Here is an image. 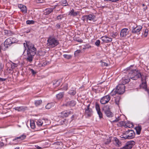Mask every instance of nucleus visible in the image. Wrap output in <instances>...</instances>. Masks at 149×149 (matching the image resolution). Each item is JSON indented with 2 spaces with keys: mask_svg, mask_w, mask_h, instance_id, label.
<instances>
[{
  "mask_svg": "<svg viewBox=\"0 0 149 149\" xmlns=\"http://www.w3.org/2000/svg\"><path fill=\"white\" fill-rule=\"evenodd\" d=\"M25 43H24V47H25V50H26L25 46L27 47V49L26 60L31 62L33 60V56L36 52V49L34 47V45L29 41H25Z\"/></svg>",
  "mask_w": 149,
  "mask_h": 149,
  "instance_id": "f257e3e1",
  "label": "nucleus"
},
{
  "mask_svg": "<svg viewBox=\"0 0 149 149\" xmlns=\"http://www.w3.org/2000/svg\"><path fill=\"white\" fill-rule=\"evenodd\" d=\"M132 66H131L127 68H126L127 71L128 72L130 78L133 80H136L141 77L142 75L139 71L136 69H131L130 67Z\"/></svg>",
  "mask_w": 149,
  "mask_h": 149,
  "instance_id": "f03ea898",
  "label": "nucleus"
},
{
  "mask_svg": "<svg viewBox=\"0 0 149 149\" xmlns=\"http://www.w3.org/2000/svg\"><path fill=\"white\" fill-rule=\"evenodd\" d=\"M125 91V86L123 84H119L118 85L115 89H113L111 93L112 96L115 95L116 94H123Z\"/></svg>",
  "mask_w": 149,
  "mask_h": 149,
  "instance_id": "7ed1b4c3",
  "label": "nucleus"
},
{
  "mask_svg": "<svg viewBox=\"0 0 149 149\" xmlns=\"http://www.w3.org/2000/svg\"><path fill=\"white\" fill-rule=\"evenodd\" d=\"M47 45L49 48H53L59 44V42L55 38L49 36L47 40Z\"/></svg>",
  "mask_w": 149,
  "mask_h": 149,
  "instance_id": "20e7f679",
  "label": "nucleus"
},
{
  "mask_svg": "<svg viewBox=\"0 0 149 149\" xmlns=\"http://www.w3.org/2000/svg\"><path fill=\"white\" fill-rule=\"evenodd\" d=\"M12 40H13V38H11L7 39L0 46V51L1 49L4 51L9 46H10L14 42Z\"/></svg>",
  "mask_w": 149,
  "mask_h": 149,
  "instance_id": "39448f33",
  "label": "nucleus"
},
{
  "mask_svg": "<svg viewBox=\"0 0 149 149\" xmlns=\"http://www.w3.org/2000/svg\"><path fill=\"white\" fill-rule=\"evenodd\" d=\"M103 110L106 116L109 117H111L113 116V114L111 112L109 106L106 105L104 107Z\"/></svg>",
  "mask_w": 149,
  "mask_h": 149,
  "instance_id": "423d86ee",
  "label": "nucleus"
},
{
  "mask_svg": "<svg viewBox=\"0 0 149 149\" xmlns=\"http://www.w3.org/2000/svg\"><path fill=\"white\" fill-rule=\"evenodd\" d=\"M135 142L134 141H130L126 143L125 145L120 149H131L133 146L135 145Z\"/></svg>",
  "mask_w": 149,
  "mask_h": 149,
  "instance_id": "0eeeda50",
  "label": "nucleus"
},
{
  "mask_svg": "<svg viewBox=\"0 0 149 149\" xmlns=\"http://www.w3.org/2000/svg\"><path fill=\"white\" fill-rule=\"evenodd\" d=\"M111 97L109 95H106L101 98L100 102L102 104H105L108 103Z\"/></svg>",
  "mask_w": 149,
  "mask_h": 149,
  "instance_id": "6e6552de",
  "label": "nucleus"
},
{
  "mask_svg": "<svg viewBox=\"0 0 149 149\" xmlns=\"http://www.w3.org/2000/svg\"><path fill=\"white\" fill-rule=\"evenodd\" d=\"M130 79H131L130 78L129 75H125L122 77L120 81L122 83L121 84L124 85L125 84H126L130 81Z\"/></svg>",
  "mask_w": 149,
  "mask_h": 149,
  "instance_id": "1a4fd4ad",
  "label": "nucleus"
},
{
  "mask_svg": "<svg viewBox=\"0 0 149 149\" xmlns=\"http://www.w3.org/2000/svg\"><path fill=\"white\" fill-rule=\"evenodd\" d=\"M76 102L74 100H72L67 102L65 104L62 105V106L69 107H74L76 104Z\"/></svg>",
  "mask_w": 149,
  "mask_h": 149,
  "instance_id": "9d476101",
  "label": "nucleus"
},
{
  "mask_svg": "<svg viewBox=\"0 0 149 149\" xmlns=\"http://www.w3.org/2000/svg\"><path fill=\"white\" fill-rule=\"evenodd\" d=\"M126 134L127 135L128 139H130L134 138L135 135L134 131L132 130H130L126 132Z\"/></svg>",
  "mask_w": 149,
  "mask_h": 149,
  "instance_id": "9b49d317",
  "label": "nucleus"
},
{
  "mask_svg": "<svg viewBox=\"0 0 149 149\" xmlns=\"http://www.w3.org/2000/svg\"><path fill=\"white\" fill-rule=\"evenodd\" d=\"M129 31L128 29L124 28L122 29L120 32V37L121 38L125 37L129 34Z\"/></svg>",
  "mask_w": 149,
  "mask_h": 149,
  "instance_id": "f8f14e48",
  "label": "nucleus"
},
{
  "mask_svg": "<svg viewBox=\"0 0 149 149\" xmlns=\"http://www.w3.org/2000/svg\"><path fill=\"white\" fill-rule=\"evenodd\" d=\"M142 28V26H137L135 27H133L132 30V33H137V34H140L139 32Z\"/></svg>",
  "mask_w": 149,
  "mask_h": 149,
  "instance_id": "ddd939ff",
  "label": "nucleus"
},
{
  "mask_svg": "<svg viewBox=\"0 0 149 149\" xmlns=\"http://www.w3.org/2000/svg\"><path fill=\"white\" fill-rule=\"evenodd\" d=\"M90 104L87 106V108L85 109V114L88 117L91 116L93 114V111L91 109H90Z\"/></svg>",
  "mask_w": 149,
  "mask_h": 149,
  "instance_id": "4468645a",
  "label": "nucleus"
},
{
  "mask_svg": "<svg viewBox=\"0 0 149 149\" xmlns=\"http://www.w3.org/2000/svg\"><path fill=\"white\" fill-rule=\"evenodd\" d=\"M101 39L105 43H109L112 41L111 38L108 37L107 36H102Z\"/></svg>",
  "mask_w": 149,
  "mask_h": 149,
  "instance_id": "2eb2a0df",
  "label": "nucleus"
},
{
  "mask_svg": "<svg viewBox=\"0 0 149 149\" xmlns=\"http://www.w3.org/2000/svg\"><path fill=\"white\" fill-rule=\"evenodd\" d=\"M72 109H71L69 110H68L66 111L62 112L61 113V114L63 115L65 117H67L70 114L72 113Z\"/></svg>",
  "mask_w": 149,
  "mask_h": 149,
  "instance_id": "dca6fc26",
  "label": "nucleus"
},
{
  "mask_svg": "<svg viewBox=\"0 0 149 149\" xmlns=\"http://www.w3.org/2000/svg\"><path fill=\"white\" fill-rule=\"evenodd\" d=\"M18 7L20 9L21 11L23 13H26L27 8L25 6L20 4L18 5Z\"/></svg>",
  "mask_w": 149,
  "mask_h": 149,
  "instance_id": "f3484780",
  "label": "nucleus"
},
{
  "mask_svg": "<svg viewBox=\"0 0 149 149\" xmlns=\"http://www.w3.org/2000/svg\"><path fill=\"white\" fill-rule=\"evenodd\" d=\"M26 137V135L25 134H23L19 136L16 137L13 140V141L19 139V141L23 140H24Z\"/></svg>",
  "mask_w": 149,
  "mask_h": 149,
  "instance_id": "a211bd4d",
  "label": "nucleus"
},
{
  "mask_svg": "<svg viewBox=\"0 0 149 149\" xmlns=\"http://www.w3.org/2000/svg\"><path fill=\"white\" fill-rule=\"evenodd\" d=\"M79 12L78 11L74 12V10L72 9L69 13V15L73 17L76 16L78 14H79Z\"/></svg>",
  "mask_w": 149,
  "mask_h": 149,
  "instance_id": "6ab92c4d",
  "label": "nucleus"
},
{
  "mask_svg": "<svg viewBox=\"0 0 149 149\" xmlns=\"http://www.w3.org/2000/svg\"><path fill=\"white\" fill-rule=\"evenodd\" d=\"M56 5H55L54 6V7L53 8H51L50 9H47L46 10L45 13L46 15H48L50 14L52 12L54 9L55 10L56 9Z\"/></svg>",
  "mask_w": 149,
  "mask_h": 149,
  "instance_id": "aec40b11",
  "label": "nucleus"
},
{
  "mask_svg": "<svg viewBox=\"0 0 149 149\" xmlns=\"http://www.w3.org/2000/svg\"><path fill=\"white\" fill-rule=\"evenodd\" d=\"M114 140V144H115L116 146L117 147H120L121 146V142L119 141L118 139L116 138H115Z\"/></svg>",
  "mask_w": 149,
  "mask_h": 149,
  "instance_id": "412c9836",
  "label": "nucleus"
},
{
  "mask_svg": "<svg viewBox=\"0 0 149 149\" xmlns=\"http://www.w3.org/2000/svg\"><path fill=\"white\" fill-rule=\"evenodd\" d=\"M88 20L90 21H93V22L95 21V16L94 15L92 14H89L87 15Z\"/></svg>",
  "mask_w": 149,
  "mask_h": 149,
  "instance_id": "4be33fe9",
  "label": "nucleus"
},
{
  "mask_svg": "<svg viewBox=\"0 0 149 149\" xmlns=\"http://www.w3.org/2000/svg\"><path fill=\"white\" fill-rule=\"evenodd\" d=\"M135 129L136 130V134H139L141 130V126H137L135 128Z\"/></svg>",
  "mask_w": 149,
  "mask_h": 149,
  "instance_id": "5701e85b",
  "label": "nucleus"
},
{
  "mask_svg": "<svg viewBox=\"0 0 149 149\" xmlns=\"http://www.w3.org/2000/svg\"><path fill=\"white\" fill-rule=\"evenodd\" d=\"M54 103H48L45 106L46 109H49L52 107H54Z\"/></svg>",
  "mask_w": 149,
  "mask_h": 149,
  "instance_id": "b1692460",
  "label": "nucleus"
},
{
  "mask_svg": "<svg viewBox=\"0 0 149 149\" xmlns=\"http://www.w3.org/2000/svg\"><path fill=\"white\" fill-rule=\"evenodd\" d=\"M64 92H61L56 95V97L58 99L60 100L62 98L64 95Z\"/></svg>",
  "mask_w": 149,
  "mask_h": 149,
  "instance_id": "393cba45",
  "label": "nucleus"
},
{
  "mask_svg": "<svg viewBox=\"0 0 149 149\" xmlns=\"http://www.w3.org/2000/svg\"><path fill=\"white\" fill-rule=\"evenodd\" d=\"M65 16V14H60L58 15L56 17V19L58 20H61Z\"/></svg>",
  "mask_w": 149,
  "mask_h": 149,
  "instance_id": "a878e982",
  "label": "nucleus"
},
{
  "mask_svg": "<svg viewBox=\"0 0 149 149\" xmlns=\"http://www.w3.org/2000/svg\"><path fill=\"white\" fill-rule=\"evenodd\" d=\"M37 125L39 127L41 126L42 125L43 123V121L41 119H39L36 122Z\"/></svg>",
  "mask_w": 149,
  "mask_h": 149,
  "instance_id": "bb28decb",
  "label": "nucleus"
},
{
  "mask_svg": "<svg viewBox=\"0 0 149 149\" xmlns=\"http://www.w3.org/2000/svg\"><path fill=\"white\" fill-rule=\"evenodd\" d=\"M42 103V100H38L35 101V104L36 106H38L41 104Z\"/></svg>",
  "mask_w": 149,
  "mask_h": 149,
  "instance_id": "cd10ccee",
  "label": "nucleus"
},
{
  "mask_svg": "<svg viewBox=\"0 0 149 149\" xmlns=\"http://www.w3.org/2000/svg\"><path fill=\"white\" fill-rule=\"evenodd\" d=\"M120 99V97L119 96L117 97L115 100V102L116 104L118 105H119V100Z\"/></svg>",
  "mask_w": 149,
  "mask_h": 149,
  "instance_id": "c85d7f7f",
  "label": "nucleus"
},
{
  "mask_svg": "<svg viewBox=\"0 0 149 149\" xmlns=\"http://www.w3.org/2000/svg\"><path fill=\"white\" fill-rule=\"evenodd\" d=\"M61 81V80L60 79L56 81H54L53 82V84L54 85H56V86H57L60 85Z\"/></svg>",
  "mask_w": 149,
  "mask_h": 149,
  "instance_id": "c756f323",
  "label": "nucleus"
},
{
  "mask_svg": "<svg viewBox=\"0 0 149 149\" xmlns=\"http://www.w3.org/2000/svg\"><path fill=\"white\" fill-rule=\"evenodd\" d=\"M97 113L99 116L100 119H101L103 118V114L101 112V110L97 111Z\"/></svg>",
  "mask_w": 149,
  "mask_h": 149,
  "instance_id": "7c9ffc66",
  "label": "nucleus"
},
{
  "mask_svg": "<svg viewBox=\"0 0 149 149\" xmlns=\"http://www.w3.org/2000/svg\"><path fill=\"white\" fill-rule=\"evenodd\" d=\"M120 137L121 138H123L125 139H128L127 135V134H126V132L123 134L121 135Z\"/></svg>",
  "mask_w": 149,
  "mask_h": 149,
  "instance_id": "2f4dec72",
  "label": "nucleus"
},
{
  "mask_svg": "<svg viewBox=\"0 0 149 149\" xmlns=\"http://www.w3.org/2000/svg\"><path fill=\"white\" fill-rule=\"evenodd\" d=\"M63 56L64 58L67 59H70L72 57V56L70 55H67L66 54H64L63 55Z\"/></svg>",
  "mask_w": 149,
  "mask_h": 149,
  "instance_id": "473e14b6",
  "label": "nucleus"
},
{
  "mask_svg": "<svg viewBox=\"0 0 149 149\" xmlns=\"http://www.w3.org/2000/svg\"><path fill=\"white\" fill-rule=\"evenodd\" d=\"M69 93L71 95H74L76 94V92L74 90H70L69 91Z\"/></svg>",
  "mask_w": 149,
  "mask_h": 149,
  "instance_id": "72a5a7b5",
  "label": "nucleus"
},
{
  "mask_svg": "<svg viewBox=\"0 0 149 149\" xmlns=\"http://www.w3.org/2000/svg\"><path fill=\"white\" fill-rule=\"evenodd\" d=\"M35 23V22L33 20H27L26 21V23L28 24H33Z\"/></svg>",
  "mask_w": 149,
  "mask_h": 149,
  "instance_id": "f704fd0d",
  "label": "nucleus"
},
{
  "mask_svg": "<svg viewBox=\"0 0 149 149\" xmlns=\"http://www.w3.org/2000/svg\"><path fill=\"white\" fill-rule=\"evenodd\" d=\"M81 19L84 22H85V21H88V17L87 15H84L82 16L81 18Z\"/></svg>",
  "mask_w": 149,
  "mask_h": 149,
  "instance_id": "c9c22d12",
  "label": "nucleus"
},
{
  "mask_svg": "<svg viewBox=\"0 0 149 149\" xmlns=\"http://www.w3.org/2000/svg\"><path fill=\"white\" fill-rule=\"evenodd\" d=\"M95 107L97 111L100 110V105L98 103H96Z\"/></svg>",
  "mask_w": 149,
  "mask_h": 149,
  "instance_id": "e433bc0d",
  "label": "nucleus"
},
{
  "mask_svg": "<svg viewBox=\"0 0 149 149\" xmlns=\"http://www.w3.org/2000/svg\"><path fill=\"white\" fill-rule=\"evenodd\" d=\"M149 30L148 29H145L144 33L143 34V35L145 37L147 36Z\"/></svg>",
  "mask_w": 149,
  "mask_h": 149,
  "instance_id": "4c0bfd02",
  "label": "nucleus"
},
{
  "mask_svg": "<svg viewBox=\"0 0 149 149\" xmlns=\"http://www.w3.org/2000/svg\"><path fill=\"white\" fill-rule=\"evenodd\" d=\"M100 63H101V65L102 67H104L105 66H107L108 65V63H107L104 62H103L102 61H100Z\"/></svg>",
  "mask_w": 149,
  "mask_h": 149,
  "instance_id": "58836bf2",
  "label": "nucleus"
},
{
  "mask_svg": "<svg viewBox=\"0 0 149 149\" xmlns=\"http://www.w3.org/2000/svg\"><path fill=\"white\" fill-rule=\"evenodd\" d=\"M81 52V50H77L74 52V55L75 56L78 55Z\"/></svg>",
  "mask_w": 149,
  "mask_h": 149,
  "instance_id": "ea45409f",
  "label": "nucleus"
},
{
  "mask_svg": "<svg viewBox=\"0 0 149 149\" xmlns=\"http://www.w3.org/2000/svg\"><path fill=\"white\" fill-rule=\"evenodd\" d=\"M30 126L31 128L32 129H34L35 128V125L34 123L32 122L30 123Z\"/></svg>",
  "mask_w": 149,
  "mask_h": 149,
  "instance_id": "a19ab883",
  "label": "nucleus"
},
{
  "mask_svg": "<svg viewBox=\"0 0 149 149\" xmlns=\"http://www.w3.org/2000/svg\"><path fill=\"white\" fill-rule=\"evenodd\" d=\"M100 41L99 40H97L95 42V45L97 46L100 45Z\"/></svg>",
  "mask_w": 149,
  "mask_h": 149,
  "instance_id": "79ce46f5",
  "label": "nucleus"
},
{
  "mask_svg": "<svg viewBox=\"0 0 149 149\" xmlns=\"http://www.w3.org/2000/svg\"><path fill=\"white\" fill-rule=\"evenodd\" d=\"M77 42L81 43L83 42V40L81 38H77L76 40H75Z\"/></svg>",
  "mask_w": 149,
  "mask_h": 149,
  "instance_id": "37998d69",
  "label": "nucleus"
},
{
  "mask_svg": "<svg viewBox=\"0 0 149 149\" xmlns=\"http://www.w3.org/2000/svg\"><path fill=\"white\" fill-rule=\"evenodd\" d=\"M30 71L31 72L33 75H35L36 73V72L33 69H30Z\"/></svg>",
  "mask_w": 149,
  "mask_h": 149,
  "instance_id": "c03bdc74",
  "label": "nucleus"
},
{
  "mask_svg": "<svg viewBox=\"0 0 149 149\" xmlns=\"http://www.w3.org/2000/svg\"><path fill=\"white\" fill-rule=\"evenodd\" d=\"M119 117H118L117 118H116V119L114 120H113L112 121V122L113 123H114L119 121Z\"/></svg>",
  "mask_w": 149,
  "mask_h": 149,
  "instance_id": "a18cd8bd",
  "label": "nucleus"
},
{
  "mask_svg": "<svg viewBox=\"0 0 149 149\" xmlns=\"http://www.w3.org/2000/svg\"><path fill=\"white\" fill-rule=\"evenodd\" d=\"M17 66V65L16 64L13 63L11 65V67L12 68H15V67Z\"/></svg>",
  "mask_w": 149,
  "mask_h": 149,
  "instance_id": "49530a36",
  "label": "nucleus"
},
{
  "mask_svg": "<svg viewBox=\"0 0 149 149\" xmlns=\"http://www.w3.org/2000/svg\"><path fill=\"white\" fill-rule=\"evenodd\" d=\"M55 27L58 29L60 27V25L59 23L57 24L55 26Z\"/></svg>",
  "mask_w": 149,
  "mask_h": 149,
  "instance_id": "de8ad7c7",
  "label": "nucleus"
},
{
  "mask_svg": "<svg viewBox=\"0 0 149 149\" xmlns=\"http://www.w3.org/2000/svg\"><path fill=\"white\" fill-rule=\"evenodd\" d=\"M68 85L67 84H66L65 86L63 88V89L65 90H67L68 89Z\"/></svg>",
  "mask_w": 149,
  "mask_h": 149,
  "instance_id": "09e8293b",
  "label": "nucleus"
},
{
  "mask_svg": "<svg viewBox=\"0 0 149 149\" xmlns=\"http://www.w3.org/2000/svg\"><path fill=\"white\" fill-rule=\"evenodd\" d=\"M117 32H116L112 35V36L114 38H115L116 36L117 35Z\"/></svg>",
  "mask_w": 149,
  "mask_h": 149,
  "instance_id": "8fccbe9b",
  "label": "nucleus"
},
{
  "mask_svg": "<svg viewBox=\"0 0 149 149\" xmlns=\"http://www.w3.org/2000/svg\"><path fill=\"white\" fill-rule=\"evenodd\" d=\"M87 46V45H85V47L83 48V49H86L87 48H91V46H89L88 47H86V46Z\"/></svg>",
  "mask_w": 149,
  "mask_h": 149,
  "instance_id": "3c124183",
  "label": "nucleus"
},
{
  "mask_svg": "<svg viewBox=\"0 0 149 149\" xmlns=\"http://www.w3.org/2000/svg\"><path fill=\"white\" fill-rule=\"evenodd\" d=\"M6 80V79H4L3 78H0V81H5Z\"/></svg>",
  "mask_w": 149,
  "mask_h": 149,
  "instance_id": "603ef678",
  "label": "nucleus"
},
{
  "mask_svg": "<svg viewBox=\"0 0 149 149\" xmlns=\"http://www.w3.org/2000/svg\"><path fill=\"white\" fill-rule=\"evenodd\" d=\"M42 0H36V1L38 3H42Z\"/></svg>",
  "mask_w": 149,
  "mask_h": 149,
  "instance_id": "864d4df0",
  "label": "nucleus"
},
{
  "mask_svg": "<svg viewBox=\"0 0 149 149\" xmlns=\"http://www.w3.org/2000/svg\"><path fill=\"white\" fill-rule=\"evenodd\" d=\"M4 145V143L3 142H1L0 141V146L2 147Z\"/></svg>",
  "mask_w": 149,
  "mask_h": 149,
  "instance_id": "5fc2aeb1",
  "label": "nucleus"
},
{
  "mask_svg": "<svg viewBox=\"0 0 149 149\" xmlns=\"http://www.w3.org/2000/svg\"><path fill=\"white\" fill-rule=\"evenodd\" d=\"M67 3V1L65 0L62 2V5H63L64 4Z\"/></svg>",
  "mask_w": 149,
  "mask_h": 149,
  "instance_id": "6e6d98bb",
  "label": "nucleus"
},
{
  "mask_svg": "<svg viewBox=\"0 0 149 149\" xmlns=\"http://www.w3.org/2000/svg\"><path fill=\"white\" fill-rule=\"evenodd\" d=\"M119 0H110V1L112 2H116L118 1Z\"/></svg>",
  "mask_w": 149,
  "mask_h": 149,
  "instance_id": "4d7b16f0",
  "label": "nucleus"
},
{
  "mask_svg": "<svg viewBox=\"0 0 149 149\" xmlns=\"http://www.w3.org/2000/svg\"><path fill=\"white\" fill-rule=\"evenodd\" d=\"M55 11H59L60 10V8H57V7H56V9L55 10H54Z\"/></svg>",
  "mask_w": 149,
  "mask_h": 149,
  "instance_id": "13d9d810",
  "label": "nucleus"
},
{
  "mask_svg": "<svg viewBox=\"0 0 149 149\" xmlns=\"http://www.w3.org/2000/svg\"><path fill=\"white\" fill-rule=\"evenodd\" d=\"M147 7L146 6V7L143 8V10L144 11L146 10V9H147Z\"/></svg>",
  "mask_w": 149,
  "mask_h": 149,
  "instance_id": "bf43d9fd",
  "label": "nucleus"
},
{
  "mask_svg": "<svg viewBox=\"0 0 149 149\" xmlns=\"http://www.w3.org/2000/svg\"><path fill=\"white\" fill-rule=\"evenodd\" d=\"M65 4L64 5H63V6H68V4L67 3H65Z\"/></svg>",
  "mask_w": 149,
  "mask_h": 149,
  "instance_id": "052dcab7",
  "label": "nucleus"
},
{
  "mask_svg": "<svg viewBox=\"0 0 149 149\" xmlns=\"http://www.w3.org/2000/svg\"><path fill=\"white\" fill-rule=\"evenodd\" d=\"M36 148L38 149H40L41 148L39 146H37V147H36Z\"/></svg>",
  "mask_w": 149,
  "mask_h": 149,
  "instance_id": "680f3d73",
  "label": "nucleus"
},
{
  "mask_svg": "<svg viewBox=\"0 0 149 149\" xmlns=\"http://www.w3.org/2000/svg\"><path fill=\"white\" fill-rule=\"evenodd\" d=\"M110 142V141H108L107 142H106L105 143V144H109V143Z\"/></svg>",
  "mask_w": 149,
  "mask_h": 149,
  "instance_id": "e2e57ef3",
  "label": "nucleus"
},
{
  "mask_svg": "<svg viewBox=\"0 0 149 149\" xmlns=\"http://www.w3.org/2000/svg\"><path fill=\"white\" fill-rule=\"evenodd\" d=\"M19 147H16L15 148V149H19Z\"/></svg>",
  "mask_w": 149,
  "mask_h": 149,
  "instance_id": "0e129e2a",
  "label": "nucleus"
},
{
  "mask_svg": "<svg viewBox=\"0 0 149 149\" xmlns=\"http://www.w3.org/2000/svg\"><path fill=\"white\" fill-rule=\"evenodd\" d=\"M145 6V4H142V6Z\"/></svg>",
  "mask_w": 149,
  "mask_h": 149,
  "instance_id": "69168bd1",
  "label": "nucleus"
},
{
  "mask_svg": "<svg viewBox=\"0 0 149 149\" xmlns=\"http://www.w3.org/2000/svg\"><path fill=\"white\" fill-rule=\"evenodd\" d=\"M89 45H87V46H86V47H88Z\"/></svg>",
  "mask_w": 149,
  "mask_h": 149,
  "instance_id": "338daca9",
  "label": "nucleus"
},
{
  "mask_svg": "<svg viewBox=\"0 0 149 149\" xmlns=\"http://www.w3.org/2000/svg\"><path fill=\"white\" fill-rule=\"evenodd\" d=\"M72 117H73V115L72 116Z\"/></svg>",
  "mask_w": 149,
  "mask_h": 149,
  "instance_id": "774afa93",
  "label": "nucleus"
}]
</instances>
